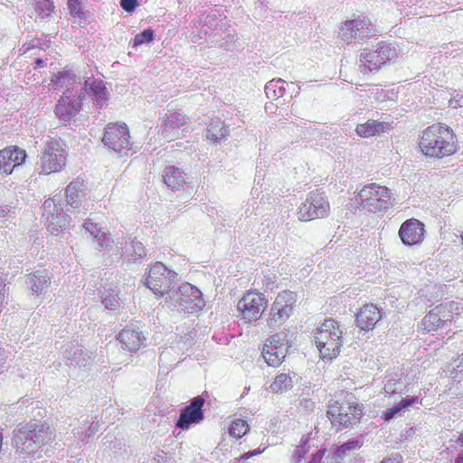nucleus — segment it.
<instances>
[{
    "label": "nucleus",
    "mask_w": 463,
    "mask_h": 463,
    "mask_svg": "<svg viewBox=\"0 0 463 463\" xmlns=\"http://www.w3.org/2000/svg\"><path fill=\"white\" fill-rule=\"evenodd\" d=\"M55 439V429L46 421L28 422L15 430L13 446L21 455H34Z\"/></svg>",
    "instance_id": "1"
},
{
    "label": "nucleus",
    "mask_w": 463,
    "mask_h": 463,
    "mask_svg": "<svg viewBox=\"0 0 463 463\" xmlns=\"http://www.w3.org/2000/svg\"><path fill=\"white\" fill-rule=\"evenodd\" d=\"M389 128L390 125L386 122L368 119L364 124H358L355 128V132L359 137L367 138L384 133Z\"/></svg>",
    "instance_id": "24"
},
{
    "label": "nucleus",
    "mask_w": 463,
    "mask_h": 463,
    "mask_svg": "<svg viewBox=\"0 0 463 463\" xmlns=\"http://www.w3.org/2000/svg\"><path fill=\"white\" fill-rule=\"evenodd\" d=\"M103 304L105 307L110 310H115L119 307L118 298L111 294L104 297Z\"/></svg>",
    "instance_id": "42"
},
{
    "label": "nucleus",
    "mask_w": 463,
    "mask_h": 463,
    "mask_svg": "<svg viewBox=\"0 0 463 463\" xmlns=\"http://www.w3.org/2000/svg\"><path fill=\"white\" fill-rule=\"evenodd\" d=\"M458 442L463 444V431L458 435Z\"/></svg>",
    "instance_id": "54"
},
{
    "label": "nucleus",
    "mask_w": 463,
    "mask_h": 463,
    "mask_svg": "<svg viewBox=\"0 0 463 463\" xmlns=\"http://www.w3.org/2000/svg\"><path fill=\"white\" fill-rule=\"evenodd\" d=\"M27 154L24 149L11 146L0 150V170L2 174H13L14 171H18L22 166Z\"/></svg>",
    "instance_id": "18"
},
{
    "label": "nucleus",
    "mask_w": 463,
    "mask_h": 463,
    "mask_svg": "<svg viewBox=\"0 0 463 463\" xmlns=\"http://www.w3.org/2000/svg\"><path fill=\"white\" fill-rule=\"evenodd\" d=\"M382 319L381 310L373 303H366L355 314V325L363 331H371Z\"/></svg>",
    "instance_id": "20"
},
{
    "label": "nucleus",
    "mask_w": 463,
    "mask_h": 463,
    "mask_svg": "<svg viewBox=\"0 0 463 463\" xmlns=\"http://www.w3.org/2000/svg\"><path fill=\"white\" fill-rule=\"evenodd\" d=\"M249 431V425L241 419L234 420L229 427V434L236 439H241Z\"/></svg>",
    "instance_id": "36"
},
{
    "label": "nucleus",
    "mask_w": 463,
    "mask_h": 463,
    "mask_svg": "<svg viewBox=\"0 0 463 463\" xmlns=\"http://www.w3.org/2000/svg\"><path fill=\"white\" fill-rule=\"evenodd\" d=\"M462 461H463V455H462L461 457H458V458L457 462H458V463H462Z\"/></svg>",
    "instance_id": "58"
},
{
    "label": "nucleus",
    "mask_w": 463,
    "mask_h": 463,
    "mask_svg": "<svg viewBox=\"0 0 463 463\" xmlns=\"http://www.w3.org/2000/svg\"><path fill=\"white\" fill-rule=\"evenodd\" d=\"M325 450H318L313 454L311 461L308 463H339L338 461L334 460V458H326L323 460Z\"/></svg>",
    "instance_id": "43"
},
{
    "label": "nucleus",
    "mask_w": 463,
    "mask_h": 463,
    "mask_svg": "<svg viewBox=\"0 0 463 463\" xmlns=\"http://www.w3.org/2000/svg\"><path fill=\"white\" fill-rule=\"evenodd\" d=\"M5 302V285L0 279V313L3 312V307Z\"/></svg>",
    "instance_id": "48"
},
{
    "label": "nucleus",
    "mask_w": 463,
    "mask_h": 463,
    "mask_svg": "<svg viewBox=\"0 0 463 463\" xmlns=\"http://www.w3.org/2000/svg\"><path fill=\"white\" fill-rule=\"evenodd\" d=\"M261 453H262V451L260 449L250 450V451L244 453L243 455H241L240 458H238V461L244 462V461L250 459L251 457L260 455Z\"/></svg>",
    "instance_id": "47"
},
{
    "label": "nucleus",
    "mask_w": 463,
    "mask_h": 463,
    "mask_svg": "<svg viewBox=\"0 0 463 463\" xmlns=\"http://www.w3.org/2000/svg\"><path fill=\"white\" fill-rule=\"evenodd\" d=\"M65 163L64 150L59 141L55 139L47 141L41 157V164L44 174L61 172Z\"/></svg>",
    "instance_id": "14"
},
{
    "label": "nucleus",
    "mask_w": 463,
    "mask_h": 463,
    "mask_svg": "<svg viewBox=\"0 0 463 463\" xmlns=\"http://www.w3.org/2000/svg\"><path fill=\"white\" fill-rule=\"evenodd\" d=\"M118 340L122 345V348L129 353L137 352L142 345V335L137 330L125 327L119 332Z\"/></svg>",
    "instance_id": "23"
},
{
    "label": "nucleus",
    "mask_w": 463,
    "mask_h": 463,
    "mask_svg": "<svg viewBox=\"0 0 463 463\" xmlns=\"http://www.w3.org/2000/svg\"><path fill=\"white\" fill-rule=\"evenodd\" d=\"M288 334L279 331L266 340L263 345L262 356L269 366L277 367L287 356L288 348Z\"/></svg>",
    "instance_id": "13"
},
{
    "label": "nucleus",
    "mask_w": 463,
    "mask_h": 463,
    "mask_svg": "<svg viewBox=\"0 0 463 463\" xmlns=\"http://www.w3.org/2000/svg\"><path fill=\"white\" fill-rule=\"evenodd\" d=\"M242 463H245V462H242Z\"/></svg>",
    "instance_id": "60"
},
{
    "label": "nucleus",
    "mask_w": 463,
    "mask_h": 463,
    "mask_svg": "<svg viewBox=\"0 0 463 463\" xmlns=\"http://www.w3.org/2000/svg\"><path fill=\"white\" fill-rule=\"evenodd\" d=\"M343 332L336 320L328 318L314 331V341L323 359L329 361L338 356L343 344Z\"/></svg>",
    "instance_id": "3"
},
{
    "label": "nucleus",
    "mask_w": 463,
    "mask_h": 463,
    "mask_svg": "<svg viewBox=\"0 0 463 463\" xmlns=\"http://www.w3.org/2000/svg\"><path fill=\"white\" fill-rule=\"evenodd\" d=\"M267 308L268 298L263 293L250 289L238 300L237 317L244 324L252 325L262 318Z\"/></svg>",
    "instance_id": "6"
},
{
    "label": "nucleus",
    "mask_w": 463,
    "mask_h": 463,
    "mask_svg": "<svg viewBox=\"0 0 463 463\" xmlns=\"http://www.w3.org/2000/svg\"><path fill=\"white\" fill-rule=\"evenodd\" d=\"M68 6L71 15L81 19L85 17V14L82 11L78 0H69Z\"/></svg>",
    "instance_id": "41"
},
{
    "label": "nucleus",
    "mask_w": 463,
    "mask_h": 463,
    "mask_svg": "<svg viewBox=\"0 0 463 463\" xmlns=\"http://www.w3.org/2000/svg\"><path fill=\"white\" fill-rule=\"evenodd\" d=\"M309 438L308 436H303L301 438L300 443L297 445L296 449H294L293 458L296 462H301L304 457L308 453L309 450Z\"/></svg>",
    "instance_id": "37"
},
{
    "label": "nucleus",
    "mask_w": 463,
    "mask_h": 463,
    "mask_svg": "<svg viewBox=\"0 0 463 463\" xmlns=\"http://www.w3.org/2000/svg\"><path fill=\"white\" fill-rule=\"evenodd\" d=\"M419 146L424 156L442 158L457 151L456 137L449 127L434 124L423 130Z\"/></svg>",
    "instance_id": "2"
},
{
    "label": "nucleus",
    "mask_w": 463,
    "mask_h": 463,
    "mask_svg": "<svg viewBox=\"0 0 463 463\" xmlns=\"http://www.w3.org/2000/svg\"><path fill=\"white\" fill-rule=\"evenodd\" d=\"M54 9L53 2L52 0H35V13L37 17L41 20H45L51 16Z\"/></svg>",
    "instance_id": "35"
},
{
    "label": "nucleus",
    "mask_w": 463,
    "mask_h": 463,
    "mask_svg": "<svg viewBox=\"0 0 463 463\" xmlns=\"http://www.w3.org/2000/svg\"><path fill=\"white\" fill-rule=\"evenodd\" d=\"M85 231L89 232L90 234H96L99 230H98V225L91 221H85L83 225Z\"/></svg>",
    "instance_id": "46"
},
{
    "label": "nucleus",
    "mask_w": 463,
    "mask_h": 463,
    "mask_svg": "<svg viewBox=\"0 0 463 463\" xmlns=\"http://www.w3.org/2000/svg\"><path fill=\"white\" fill-rule=\"evenodd\" d=\"M46 60H43L41 58H38L35 60L34 61V64H33V70H37L39 68H43V67H45L46 66Z\"/></svg>",
    "instance_id": "51"
},
{
    "label": "nucleus",
    "mask_w": 463,
    "mask_h": 463,
    "mask_svg": "<svg viewBox=\"0 0 463 463\" xmlns=\"http://www.w3.org/2000/svg\"><path fill=\"white\" fill-rule=\"evenodd\" d=\"M154 40V31L150 28L135 35L133 40V47H137L144 43H149Z\"/></svg>",
    "instance_id": "39"
},
{
    "label": "nucleus",
    "mask_w": 463,
    "mask_h": 463,
    "mask_svg": "<svg viewBox=\"0 0 463 463\" xmlns=\"http://www.w3.org/2000/svg\"><path fill=\"white\" fill-rule=\"evenodd\" d=\"M74 189V185L72 184H70L67 187V197L69 198V202L71 203V201L73 200V197H71V192Z\"/></svg>",
    "instance_id": "52"
},
{
    "label": "nucleus",
    "mask_w": 463,
    "mask_h": 463,
    "mask_svg": "<svg viewBox=\"0 0 463 463\" xmlns=\"http://www.w3.org/2000/svg\"><path fill=\"white\" fill-rule=\"evenodd\" d=\"M44 205H46V206L50 207V205H51V201H50V200H46V201H44Z\"/></svg>",
    "instance_id": "57"
},
{
    "label": "nucleus",
    "mask_w": 463,
    "mask_h": 463,
    "mask_svg": "<svg viewBox=\"0 0 463 463\" xmlns=\"http://www.w3.org/2000/svg\"><path fill=\"white\" fill-rule=\"evenodd\" d=\"M174 308L177 312L194 314L204 307L202 292L189 283H184L178 288V291L173 295Z\"/></svg>",
    "instance_id": "11"
},
{
    "label": "nucleus",
    "mask_w": 463,
    "mask_h": 463,
    "mask_svg": "<svg viewBox=\"0 0 463 463\" xmlns=\"http://www.w3.org/2000/svg\"><path fill=\"white\" fill-rule=\"evenodd\" d=\"M137 5V0H120V6L126 12H133Z\"/></svg>",
    "instance_id": "44"
},
{
    "label": "nucleus",
    "mask_w": 463,
    "mask_h": 463,
    "mask_svg": "<svg viewBox=\"0 0 463 463\" xmlns=\"http://www.w3.org/2000/svg\"><path fill=\"white\" fill-rule=\"evenodd\" d=\"M77 76L71 71H63L55 73L52 80L50 85L54 90H61L62 88H66V90L72 91L71 87L77 83Z\"/></svg>",
    "instance_id": "28"
},
{
    "label": "nucleus",
    "mask_w": 463,
    "mask_h": 463,
    "mask_svg": "<svg viewBox=\"0 0 463 463\" xmlns=\"http://www.w3.org/2000/svg\"><path fill=\"white\" fill-rule=\"evenodd\" d=\"M297 294L293 291L284 290L278 293L266 319L269 329L278 328L288 320L297 306Z\"/></svg>",
    "instance_id": "7"
},
{
    "label": "nucleus",
    "mask_w": 463,
    "mask_h": 463,
    "mask_svg": "<svg viewBox=\"0 0 463 463\" xmlns=\"http://www.w3.org/2000/svg\"><path fill=\"white\" fill-rule=\"evenodd\" d=\"M426 230L422 222L416 218H411L403 221L400 230H398V236L403 245L408 247L420 245L424 240Z\"/></svg>",
    "instance_id": "17"
},
{
    "label": "nucleus",
    "mask_w": 463,
    "mask_h": 463,
    "mask_svg": "<svg viewBox=\"0 0 463 463\" xmlns=\"http://www.w3.org/2000/svg\"><path fill=\"white\" fill-rule=\"evenodd\" d=\"M374 33L375 29L361 18L346 21L340 29V37L346 43L362 41Z\"/></svg>",
    "instance_id": "15"
},
{
    "label": "nucleus",
    "mask_w": 463,
    "mask_h": 463,
    "mask_svg": "<svg viewBox=\"0 0 463 463\" xmlns=\"http://www.w3.org/2000/svg\"><path fill=\"white\" fill-rule=\"evenodd\" d=\"M449 105L452 108H458V107L462 108L463 107V95L457 93L453 98L450 99Z\"/></svg>",
    "instance_id": "45"
},
{
    "label": "nucleus",
    "mask_w": 463,
    "mask_h": 463,
    "mask_svg": "<svg viewBox=\"0 0 463 463\" xmlns=\"http://www.w3.org/2000/svg\"><path fill=\"white\" fill-rule=\"evenodd\" d=\"M444 324L448 325L453 320L462 317L463 307L461 304L450 301L447 303H441L432 308Z\"/></svg>",
    "instance_id": "22"
},
{
    "label": "nucleus",
    "mask_w": 463,
    "mask_h": 463,
    "mask_svg": "<svg viewBox=\"0 0 463 463\" xmlns=\"http://www.w3.org/2000/svg\"><path fill=\"white\" fill-rule=\"evenodd\" d=\"M3 441H4V436H3V433L0 432V451H1V448L3 447Z\"/></svg>",
    "instance_id": "55"
},
{
    "label": "nucleus",
    "mask_w": 463,
    "mask_h": 463,
    "mask_svg": "<svg viewBox=\"0 0 463 463\" xmlns=\"http://www.w3.org/2000/svg\"><path fill=\"white\" fill-rule=\"evenodd\" d=\"M458 359L460 360V364H458V365L463 364V353L458 357Z\"/></svg>",
    "instance_id": "56"
},
{
    "label": "nucleus",
    "mask_w": 463,
    "mask_h": 463,
    "mask_svg": "<svg viewBox=\"0 0 463 463\" xmlns=\"http://www.w3.org/2000/svg\"><path fill=\"white\" fill-rule=\"evenodd\" d=\"M176 282L177 273L168 269L167 266L158 261L150 264L144 279L145 287L153 291L158 299L169 295Z\"/></svg>",
    "instance_id": "5"
},
{
    "label": "nucleus",
    "mask_w": 463,
    "mask_h": 463,
    "mask_svg": "<svg viewBox=\"0 0 463 463\" xmlns=\"http://www.w3.org/2000/svg\"><path fill=\"white\" fill-rule=\"evenodd\" d=\"M462 241H463V234H462Z\"/></svg>",
    "instance_id": "59"
},
{
    "label": "nucleus",
    "mask_w": 463,
    "mask_h": 463,
    "mask_svg": "<svg viewBox=\"0 0 463 463\" xmlns=\"http://www.w3.org/2000/svg\"><path fill=\"white\" fill-rule=\"evenodd\" d=\"M80 93H82L84 96L85 93L91 96L100 108L107 105L109 92L102 80L92 77L87 78L84 81V87L80 89Z\"/></svg>",
    "instance_id": "21"
},
{
    "label": "nucleus",
    "mask_w": 463,
    "mask_h": 463,
    "mask_svg": "<svg viewBox=\"0 0 463 463\" xmlns=\"http://www.w3.org/2000/svg\"><path fill=\"white\" fill-rule=\"evenodd\" d=\"M5 362V358L4 355V350L0 348V365H4Z\"/></svg>",
    "instance_id": "53"
},
{
    "label": "nucleus",
    "mask_w": 463,
    "mask_h": 463,
    "mask_svg": "<svg viewBox=\"0 0 463 463\" xmlns=\"http://www.w3.org/2000/svg\"><path fill=\"white\" fill-rule=\"evenodd\" d=\"M203 397L194 396L192 402L182 410L176 426L179 429L187 430L191 425L202 422L203 420Z\"/></svg>",
    "instance_id": "19"
},
{
    "label": "nucleus",
    "mask_w": 463,
    "mask_h": 463,
    "mask_svg": "<svg viewBox=\"0 0 463 463\" xmlns=\"http://www.w3.org/2000/svg\"><path fill=\"white\" fill-rule=\"evenodd\" d=\"M286 85H288V83L280 78L268 81L265 85V93L267 98L270 99H278L279 98L283 97L286 93Z\"/></svg>",
    "instance_id": "31"
},
{
    "label": "nucleus",
    "mask_w": 463,
    "mask_h": 463,
    "mask_svg": "<svg viewBox=\"0 0 463 463\" xmlns=\"http://www.w3.org/2000/svg\"><path fill=\"white\" fill-rule=\"evenodd\" d=\"M164 174L170 175V174H181V173L179 172L178 167H175V165H167L165 167Z\"/></svg>",
    "instance_id": "50"
},
{
    "label": "nucleus",
    "mask_w": 463,
    "mask_h": 463,
    "mask_svg": "<svg viewBox=\"0 0 463 463\" xmlns=\"http://www.w3.org/2000/svg\"><path fill=\"white\" fill-rule=\"evenodd\" d=\"M326 414L332 424L342 430L361 422L363 406L354 402L342 405L335 402L328 406Z\"/></svg>",
    "instance_id": "10"
},
{
    "label": "nucleus",
    "mask_w": 463,
    "mask_h": 463,
    "mask_svg": "<svg viewBox=\"0 0 463 463\" xmlns=\"http://www.w3.org/2000/svg\"><path fill=\"white\" fill-rule=\"evenodd\" d=\"M67 222L68 214H62L61 218L52 216L47 226L50 234L58 236L60 233L65 231Z\"/></svg>",
    "instance_id": "34"
},
{
    "label": "nucleus",
    "mask_w": 463,
    "mask_h": 463,
    "mask_svg": "<svg viewBox=\"0 0 463 463\" xmlns=\"http://www.w3.org/2000/svg\"><path fill=\"white\" fill-rule=\"evenodd\" d=\"M83 99L82 93L73 95L72 91L65 90L55 107V115L64 122L70 121L81 110Z\"/></svg>",
    "instance_id": "16"
},
{
    "label": "nucleus",
    "mask_w": 463,
    "mask_h": 463,
    "mask_svg": "<svg viewBox=\"0 0 463 463\" xmlns=\"http://www.w3.org/2000/svg\"><path fill=\"white\" fill-rule=\"evenodd\" d=\"M418 402V399L415 396L408 397L406 399H402L397 406L392 407V409H387L382 414V418L385 421H389L394 418L397 414L401 413L402 410L407 409L409 406H412Z\"/></svg>",
    "instance_id": "32"
},
{
    "label": "nucleus",
    "mask_w": 463,
    "mask_h": 463,
    "mask_svg": "<svg viewBox=\"0 0 463 463\" xmlns=\"http://www.w3.org/2000/svg\"><path fill=\"white\" fill-rule=\"evenodd\" d=\"M446 326L447 324L432 309L428 311L420 322V328L424 333L437 332L439 328Z\"/></svg>",
    "instance_id": "30"
},
{
    "label": "nucleus",
    "mask_w": 463,
    "mask_h": 463,
    "mask_svg": "<svg viewBox=\"0 0 463 463\" xmlns=\"http://www.w3.org/2000/svg\"><path fill=\"white\" fill-rule=\"evenodd\" d=\"M228 135V130L220 118L213 119L206 130V138L213 143L221 142Z\"/></svg>",
    "instance_id": "29"
},
{
    "label": "nucleus",
    "mask_w": 463,
    "mask_h": 463,
    "mask_svg": "<svg viewBox=\"0 0 463 463\" xmlns=\"http://www.w3.org/2000/svg\"><path fill=\"white\" fill-rule=\"evenodd\" d=\"M102 142L105 146L120 156H128L136 152L126 124H108L104 129Z\"/></svg>",
    "instance_id": "8"
},
{
    "label": "nucleus",
    "mask_w": 463,
    "mask_h": 463,
    "mask_svg": "<svg viewBox=\"0 0 463 463\" xmlns=\"http://www.w3.org/2000/svg\"><path fill=\"white\" fill-rule=\"evenodd\" d=\"M402 458L401 455L399 454H396V455H393L392 457L391 458H383L381 462L379 463H402Z\"/></svg>",
    "instance_id": "49"
},
{
    "label": "nucleus",
    "mask_w": 463,
    "mask_h": 463,
    "mask_svg": "<svg viewBox=\"0 0 463 463\" xmlns=\"http://www.w3.org/2000/svg\"><path fill=\"white\" fill-rule=\"evenodd\" d=\"M269 388L274 393H283L292 388V379L287 373H280L274 378Z\"/></svg>",
    "instance_id": "33"
},
{
    "label": "nucleus",
    "mask_w": 463,
    "mask_h": 463,
    "mask_svg": "<svg viewBox=\"0 0 463 463\" xmlns=\"http://www.w3.org/2000/svg\"><path fill=\"white\" fill-rule=\"evenodd\" d=\"M362 441L359 439H349L337 447L335 451H334L333 457L329 458H334V460L337 462L338 460L345 461L346 459H350L356 450L362 448Z\"/></svg>",
    "instance_id": "26"
},
{
    "label": "nucleus",
    "mask_w": 463,
    "mask_h": 463,
    "mask_svg": "<svg viewBox=\"0 0 463 463\" xmlns=\"http://www.w3.org/2000/svg\"><path fill=\"white\" fill-rule=\"evenodd\" d=\"M164 182L173 190L180 189L184 185V180L182 175H165Z\"/></svg>",
    "instance_id": "40"
},
{
    "label": "nucleus",
    "mask_w": 463,
    "mask_h": 463,
    "mask_svg": "<svg viewBox=\"0 0 463 463\" xmlns=\"http://www.w3.org/2000/svg\"><path fill=\"white\" fill-rule=\"evenodd\" d=\"M31 290L36 295H42L51 285V277L47 270H35L29 275Z\"/></svg>",
    "instance_id": "25"
},
{
    "label": "nucleus",
    "mask_w": 463,
    "mask_h": 463,
    "mask_svg": "<svg viewBox=\"0 0 463 463\" xmlns=\"http://www.w3.org/2000/svg\"><path fill=\"white\" fill-rule=\"evenodd\" d=\"M185 124L186 118L184 115L179 112H171L165 117L161 134L165 138H170L174 136L173 131L184 126Z\"/></svg>",
    "instance_id": "27"
},
{
    "label": "nucleus",
    "mask_w": 463,
    "mask_h": 463,
    "mask_svg": "<svg viewBox=\"0 0 463 463\" xmlns=\"http://www.w3.org/2000/svg\"><path fill=\"white\" fill-rule=\"evenodd\" d=\"M397 56L396 48L387 43H378L375 50L364 49L359 56L361 71H377L382 65L393 61Z\"/></svg>",
    "instance_id": "9"
},
{
    "label": "nucleus",
    "mask_w": 463,
    "mask_h": 463,
    "mask_svg": "<svg viewBox=\"0 0 463 463\" xmlns=\"http://www.w3.org/2000/svg\"><path fill=\"white\" fill-rule=\"evenodd\" d=\"M329 213V203L325 194L316 190L309 194L298 208V218L302 222H309L318 218H325Z\"/></svg>",
    "instance_id": "12"
},
{
    "label": "nucleus",
    "mask_w": 463,
    "mask_h": 463,
    "mask_svg": "<svg viewBox=\"0 0 463 463\" xmlns=\"http://www.w3.org/2000/svg\"><path fill=\"white\" fill-rule=\"evenodd\" d=\"M355 198L362 209L372 213L384 212L392 204V194L390 189L376 183L364 184Z\"/></svg>",
    "instance_id": "4"
},
{
    "label": "nucleus",
    "mask_w": 463,
    "mask_h": 463,
    "mask_svg": "<svg viewBox=\"0 0 463 463\" xmlns=\"http://www.w3.org/2000/svg\"><path fill=\"white\" fill-rule=\"evenodd\" d=\"M94 241L98 242V250H107L110 248L111 239L109 232L103 230H99L96 234H93Z\"/></svg>",
    "instance_id": "38"
}]
</instances>
